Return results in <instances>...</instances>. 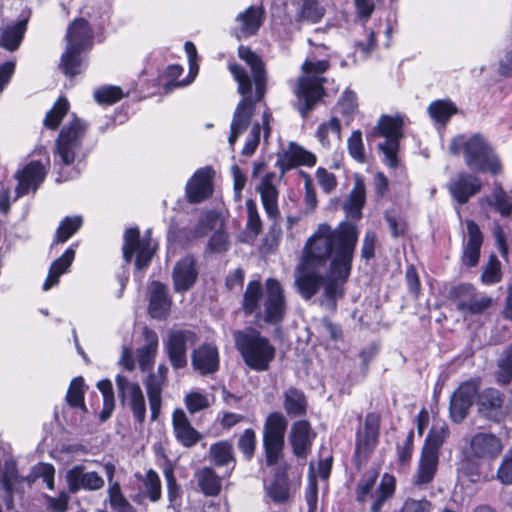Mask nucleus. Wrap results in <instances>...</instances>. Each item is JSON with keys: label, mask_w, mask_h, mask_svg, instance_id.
<instances>
[{"label": "nucleus", "mask_w": 512, "mask_h": 512, "mask_svg": "<svg viewBox=\"0 0 512 512\" xmlns=\"http://www.w3.org/2000/svg\"><path fill=\"white\" fill-rule=\"evenodd\" d=\"M212 194V171L210 168L197 170L186 185V195L191 203H200Z\"/></svg>", "instance_id": "obj_23"}, {"label": "nucleus", "mask_w": 512, "mask_h": 512, "mask_svg": "<svg viewBox=\"0 0 512 512\" xmlns=\"http://www.w3.org/2000/svg\"><path fill=\"white\" fill-rule=\"evenodd\" d=\"M468 240L464 245L463 262L467 266H475L480 256L483 237L478 225L472 220L466 221Z\"/></svg>", "instance_id": "obj_29"}, {"label": "nucleus", "mask_w": 512, "mask_h": 512, "mask_svg": "<svg viewBox=\"0 0 512 512\" xmlns=\"http://www.w3.org/2000/svg\"><path fill=\"white\" fill-rule=\"evenodd\" d=\"M145 343L137 349V361L142 372L148 371L154 363L158 351V335L149 328H144Z\"/></svg>", "instance_id": "obj_31"}, {"label": "nucleus", "mask_w": 512, "mask_h": 512, "mask_svg": "<svg viewBox=\"0 0 512 512\" xmlns=\"http://www.w3.org/2000/svg\"><path fill=\"white\" fill-rule=\"evenodd\" d=\"M448 435L449 429L445 422L434 423L426 436L422 450L439 455Z\"/></svg>", "instance_id": "obj_39"}, {"label": "nucleus", "mask_w": 512, "mask_h": 512, "mask_svg": "<svg viewBox=\"0 0 512 512\" xmlns=\"http://www.w3.org/2000/svg\"><path fill=\"white\" fill-rule=\"evenodd\" d=\"M144 487L146 494L151 502H157L161 498V480L159 475L153 469L146 472L144 479Z\"/></svg>", "instance_id": "obj_48"}, {"label": "nucleus", "mask_w": 512, "mask_h": 512, "mask_svg": "<svg viewBox=\"0 0 512 512\" xmlns=\"http://www.w3.org/2000/svg\"><path fill=\"white\" fill-rule=\"evenodd\" d=\"M429 116L436 122L445 125L457 113V107L449 100H436L428 106Z\"/></svg>", "instance_id": "obj_42"}, {"label": "nucleus", "mask_w": 512, "mask_h": 512, "mask_svg": "<svg viewBox=\"0 0 512 512\" xmlns=\"http://www.w3.org/2000/svg\"><path fill=\"white\" fill-rule=\"evenodd\" d=\"M267 495L275 504L285 503L290 497V487L287 470L278 466L274 470L271 483L265 486Z\"/></svg>", "instance_id": "obj_30"}, {"label": "nucleus", "mask_w": 512, "mask_h": 512, "mask_svg": "<svg viewBox=\"0 0 512 512\" xmlns=\"http://www.w3.org/2000/svg\"><path fill=\"white\" fill-rule=\"evenodd\" d=\"M172 425L176 440L186 448L195 446L202 438L182 409H176L173 412Z\"/></svg>", "instance_id": "obj_25"}, {"label": "nucleus", "mask_w": 512, "mask_h": 512, "mask_svg": "<svg viewBox=\"0 0 512 512\" xmlns=\"http://www.w3.org/2000/svg\"><path fill=\"white\" fill-rule=\"evenodd\" d=\"M438 463L439 455L421 450L414 483L423 485L432 482L438 469Z\"/></svg>", "instance_id": "obj_32"}, {"label": "nucleus", "mask_w": 512, "mask_h": 512, "mask_svg": "<svg viewBox=\"0 0 512 512\" xmlns=\"http://www.w3.org/2000/svg\"><path fill=\"white\" fill-rule=\"evenodd\" d=\"M316 138L324 149L337 145L341 139V125L336 117L321 123L316 130Z\"/></svg>", "instance_id": "obj_34"}, {"label": "nucleus", "mask_w": 512, "mask_h": 512, "mask_svg": "<svg viewBox=\"0 0 512 512\" xmlns=\"http://www.w3.org/2000/svg\"><path fill=\"white\" fill-rule=\"evenodd\" d=\"M171 299L167 292V287L154 281L149 288V314L156 319H164L169 314Z\"/></svg>", "instance_id": "obj_26"}, {"label": "nucleus", "mask_w": 512, "mask_h": 512, "mask_svg": "<svg viewBox=\"0 0 512 512\" xmlns=\"http://www.w3.org/2000/svg\"><path fill=\"white\" fill-rule=\"evenodd\" d=\"M403 120L400 116L382 115L369 137H384L385 141L379 144V149L385 156V162L390 167L397 165V152L399 141L403 136Z\"/></svg>", "instance_id": "obj_9"}, {"label": "nucleus", "mask_w": 512, "mask_h": 512, "mask_svg": "<svg viewBox=\"0 0 512 512\" xmlns=\"http://www.w3.org/2000/svg\"><path fill=\"white\" fill-rule=\"evenodd\" d=\"M380 417L375 413H368L364 421L363 431L356 433L355 453L356 459L367 458L376 447L379 438Z\"/></svg>", "instance_id": "obj_14"}, {"label": "nucleus", "mask_w": 512, "mask_h": 512, "mask_svg": "<svg viewBox=\"0 0 512 512\" xmlns=\"http://www.w3.org/2000/svg\"><path fill=\"white\" fill-rule=\"evenodd\" d=\"M316 161L317 158L312 152L297 143L290 142L287 148L277 154L276 166L284 174L286 171L297 166L312 167L316 164Z\"/></svg>", "instance_id": "obj_16"}, {"label": "nucleus", "mask_w": 512, "mask_h": 512, "mask_svg": "<svg viewBox=\"0 0 512 512\" xmlns=\"http://www.w3.org/2000/svg\"><path fill=\"white\" fill-rule=\"evenodd\" d=\"M209 453L217 467H226L232 464L230 471L235 467L233 446L229 441H219L210 446ZM231 472L228 473L230 475Z\"/></svg>", "instance_id": "obj_38"}, {"label": "nucleus", "mask_w": 512, "mask_h": 512, "mask_svg": "<svg viewBox=\"0 0 512 512\" xmlns=\"http://www.w3.org/2000/svg\"><path fill=\"white\" fill-rule=\"evenodd\" d=\"M196 340V334L190 330H176L169 333L165 341V349L175 369L186 366L187 347L194 345Z\"/></svg>", "instance_id": "obj_13"}, {"label": "nucleus", "mask_w": 512, "mask_h": 512, "mask_svg": "<svg viewBox=\"0 0 512 512\" xmlns=\"http://www.w3.org/2000/svg\"><path fill=\"white\" fill-rule=\"evenodd\" d=\"M35 478H41L49 490H54L55 468L50 463L40 462L32 469Z\"/></svg>", "instance_id": "obj_58"}, {"label": "nucleus", "mask_w": 512, "mask_h": 512, "mask_svg": "<svg viewBox=\"0 0 512 512\" xmlns=\"http://www.w3.org/2000/svg\"><path fill=\"white\" fill-rule=\"evenodd\" d=\"M276 180L275 173L270 172L265 174L256 186V191L260 194L266 215L272 220H276L280 216L278 207L279 192L276 187Z\"/></svg>", "instance_id": "obj_20"}, {"label": "nucleus", "mask_w": 512, "mask_h": 512, "mask_svg": "<svg viewBox=\"0 0 512 512\" xmlns=\"http://www.w3.org/2000/svg\"><path fill=\"white\" fill-rule=\"evenodd\" d=\"M432 504L426 498L414 499L407 498L401 509L396 512H430Z\"/></svg>", "instance_id": "obj_62"}, {"label": "nucleus", "mask_w": 512, "mask_h": 512, "mask_svg": "<svg viewBox=\"0 0 512 512\" xmlns=\"http://www.w3.org/2000/svg\"><path fill=\"white\" fill-rule=\"evenodd\" d=\"M490 205L502 216H509L512 212V192L506 193L499 183L494 184Z\"/></svg>", "instance_id": "obj_44"}, {"label": "nucleus", "mask_w": 512, "mask_h": 512, "mask_svg": "<svg viewBox=\"0 0 512 512\" xmlns=\"http://www.w3.org/2000/svg\"><path fill=\"white\" fill-rule=\"evenodd\" d=\"M123 97L122 90L117 86L102 87L94 92V99L99 104L111 105Z\"/></svg>", "instance_id": "obj_53"}, {"label": "nucleus", "mask_w": 512, "mask_h": 512, "mask_svg": "<svg viewBox=\"0 0 512 512\" xmlns=\"http://www.w3.org/2000/svg\"><path fill=\"white\" fill-rule=\"evenodd\" d=\"M247 223L246 228L254 235H258L262 230V221L258 212L257 205L254 200L246 201Z\"/></svg>", "instance_id": "obj_56"}, {"label": "nucleus", "mask_w": 512, "mask_h": 512, "mask_svg": "<svg viewBox=\"0 0 512 512\" xmlns=\"http://www.w3.org/2000/svg\"><path fill=\"white\" fill-rule=\"evenodd\" d=\"M365 200L366 191L364 182L360 178H356L349 198L344 204V210L347 215L350 218L359 219L361 217V210L365 204Z\"/></svg>", "instance_id": "obj_37"}, {"label": "nucleus", "mask_w": 512, "mask_h": 512, "mask_svg": "<svg viewBox=\"0 0 512 512\" xmlns=\"http://www.w3.org/2000/svg\"><path fill=\"white\" fill-rule=\"evenodd\" d=\"M315 436L307 420L294 422L289 433L293 454L298 458H306Z\"/></svg>", "instance_id": "obj_22"}, {"label": "nucleus", "mask_w": 512, "mask_h": 512, "mask_svg": "<svg viewBox=\"0 0 512 512\" xmlns=\"http://www.w3.org/2000/svg\"><path fill=\"white\" fill-rule=\"evenodd\" d=\"M238 449L244 455L245 460L250 461L255 453L256 435L253 429H245L238 439Z\"/></svg>", "instance_id": "obj_49"}, {"label": "nucleus", "mask_w": 512, "mask_h": 512, "mask_svg": "<svg viewBox=\"0 0 512 512\" xmlns=\"http://www.w3.org/2000/svg\"><path fill=\"white\" fill-rule=\"evenodd\" d=\"M481 181L478 177L461 172L448 184L452 197L459 203L465 204L472 196L481 190Z\"/></svg>", "instance_id": "obj_24"}, {"label": "nucleus", "mask_w": 512, "mask_h": 512, "mask_svg": "<svg viewBox=\"0 0 512 512\" xmlns=\"http://www.w3.org/2000/svg\"><path fill=\"white\" fill-rule=\"evenodd\" d=\"M329 64L325 60L315 62L305 61L302 65L304 76L298 81L297 95L304 101L301 113L306 115L323 96L324 78L322 74L328 69Z\"/></svg>", "instance_id": "obj_7"}, {"label": "nucleus", "mask_w": 512, "mask_h": 512, "mask_svg": "<svg viewBox=\"0 0 512 512\" xmlns=\"http://www.w3.org/2000/svg\"><path fill=\"white\" fill-rule=\"evenodd\" d=\"M451 295L456 301L457 310L472 315L485 312L493 303L491 297L477 293L469 284L454 287Z\"/></svg>", "instance_id": "obj_12"}, {"label": "nucleus", "mask_w": 512, "mask_h": 512, "mask_svg": "<svg viewBox=\"0 0 512 512\" xmlns=\"http://www.w3.org/2000/svg\"><path fill=\"white\" fill-rule=\"evenodd\" d=\"M481 386H471V391L477 394L478 412L490 420H498L502 415L503 395L494 387L488 386L480 391Z\"/></svg>", "instance_id": "obj_19"}, {"label": "nucleus", "mask_w": 512, "mask_h": 512, "mask_svg": "<svg viewBox=\"0 0 512 512\" xmlns=\"http://www.w3.org/2000/svg\"><path fill=\"white\" fill-rule=\"evenodd\" d=\"M19 483V473L15 462H6L2 474V488L6 494H13L16 484Z\"/></svg>", "instance_id": "obj_50"}, {"label": "nucleus", "mask_w": 512, "mask_h": 512, "mask_svg": "<svg viewBox=\"0 0 512 512\" xmlns=\"http://www.w3.org/2000/svg\"><path fill=\"white\" fill-rule=\"evenodd\" d=\"M300 15L303 19L317 23L324 15V8L319 5L317 0H303Z\"/></svg>", "instance_id": "obj_55"}, {"label": "nucleus", "mask_w": 512, "mask_h": 512, "mask_svg": "<svg viewBox=\"0 0 512 512\" xmlns=\"http://www.w3.org/2000/svg\"><path fill=\"white\" fill-rule=\"evenodd\" d=\"M238 55L250 66L253 77L251 79L246 70L240 65H229V70L238 83V93L242 97L236 106L230 125L228 142L232 148L238 137L250 125L256 105L263 101L267 90L266 72L260 57L245 46L239 47Z\"/></svg>", "instance_id": "obj_2"}, {"label": "nucleus", "mask_w": 512, "mask_h": 512, "mask_svg": "<svg viewBox=\"0 0 512 512\" xmlns=\"http://www.w3.org/2000/svg\"><path fill=\"white\" fill-rule=\"evenodd\" d=\"M287 426L288 421L280 412H272L266 417L262 446L268 467L276 465L283 458Z\"/></svg>", "instance_id": "obj_8"}, {"label": "nucleus", "mask_w": 512, "mask_h": 512, "mask_svg": "<svg viewBox=\"0 0 512 512\" xmlns=\"http://www.w3.org/2000/svg\"><path fill=\"white\" fill-rule=\"evenodd\" d=\"M198 278L196 261L192 256L180 259L172 271L174 290L177 293H184L190 290Z\"/></svg>", "instance_id": "obj_21"}, {"label": "nucleus", "mask_w": 512, "mask_h": 512, "mask_svg": "<svg viewBox=\"0 0 512 512\" xmlns=\"http://www.w3.org/2000/svg\"><path fill=\"white\" fill-rule=\"evenodd\" d=\"M66 482L70 493L80 490L97 491L103 488L104 480L95 471H86L85 466L75 465L66 472Z\"/></svg>", "instance_id": "obj_17"}, {"label": "nucleus", "mask_w": 512, "mask_h": 512, "mask_svg": "<svg viewBox=\"0 0 512 512\" xmlns=\"http://www.w3.org/2000/svg\"><path fill=\"white\" fill-rule=\"evenodd\" d=\"M265 19L262 5H252L240 12L235 18L233 33L238 40L247 39L259 31Z\"/></svg>", "instance_id": "obj_15"}, {"label": "nucleus", "mask_w": 512, "mask_h": 512, "mask_svg": "<svg viewBox=\"0 0 512 512\" xmlns=\"http://www.w3.org/2000/svg\"><path fill=\"white\" fill-rule=\"evenodd\" d=\"M414 448V430L411 429L402 444H397V457L400 464H405L412 457Z\"/></svg>", "instance_id": "obj_61"}, {"label": "nucleus", "mask_w": 512, "mask_h": 512, "mask_svg": "<svg viewBox=\"0 0 512 512\" xmlns=\"http://www.w3.org/2000/svg\"><path fill=\"white\" fill-rule=\"evenodd\" d=\"M82 217H66L64 218L56 231L54 243H64L70 239L82 226Z\"/></svg>", "instance_id": "obj_45"}, {"label": "nucleus", "mask_w": 512, "mask_h": 512, "mask_svg": "<svg viewBox=\"0 0 512 512\" xmlns=\"http://www.w3.org/2000/svg\"><path fill=\"white\" fill-rule=\"evenodd\" d=\"M449 150L452 154L463 153L468 168L475 172H490L497 175L501 172V164L490 146L478 134L466 138L459 135L452 139Z\"/></svg>", "instance_id": "obj_5"}, {"label": "nucleus", "mask_w": 512, "mask_h": 512, "mask_svg": "<svg viewBox=\"0 0 512 512\" xmlns=\"http://www.w3.org/2000/svg\"><path fill=\"white\" fill-rule=\"evenodd\" d=\"M103 396V407L99 413L100 422L107 421L115 408V398L113 386H97Z\"/></svg>", "instance_id": "obj_54"}, {"label": "nucleus", "mask_w": 512, "mask_h": 512, "mask_svg": "<svg viewBox=\"0 0 512 512\" xmlns=\"http://www.w3.org/2000/svg\"><path fill=\"white\" fill-rule=\"evenodd\" d=\"M357 106L356 94L350 90L344 91L338 100V109L346 116H352L356 112Z\"/></svg>", "instance_id": "obj_60"}, {"label": "nucleus", "mask_w": 512, "mask_h": 512, "mask_svg": "<svg viewBox=\"0 0 512 512\" xmlns=\"http://www.w3.org/2000/svg\"><path fill=\"white\" fill-rule=\"evenodd\" d=\"M85 131L86 124L77 117L61 129L56 140V164L61 163L68 166L74 162L76 153L81 147Z\"/></svg>", "instance_id": "obj_10"}, {"label": "nucleus", "mask_w": 512, "mask_h": 512, "mask_svg": "<svg viewBox=\"0 0 512 512\" xmlns=\"http://www.w3.org/2000/svg\"><path fill=\"white\" fill-rule=\"evenodd\" d=\"M49 165V159L46 160V164H42L39 161H31L17 173V198L28 193L30 190L35 191L39 187L47 174V167Z\"/></svg>", "instance_id": "obj_18"}, {"label": "nucleus", "mask_w": 512, "mask_h": 512, "mask_svg": "<svg viewBox=\"0 0 512 512\" xmlns=\"http://www.w3.org/2000/svg\"><path fill=\"white\" fill-rule=\"evenodd\" d=\"M316 178L322 190L327 194L331 193L337 186L335 175L322 167L317 169Z\"/></svg>", "instance_id": "obj_64"}, {"label": "nucleus", "mask_w": 512, "mask_h": 512, "mask_svg": "<svg viewBox=\"0 0 512 512\" xmlns=\"http://www.w3.org/2000/svg\"><path fill=\"white\" fill-rule=\"evenodd\" d=\"M498 381L507 384L512 378V345L506 352L505 358L499 362Z\"/></svg>", "instance_id": "obj_63"}, {"label": "nucleus", "mask_w": 512, "mask_h": 512, "mask_svg": "<svg viewBox=\"0 0 512 512\" xmlns=\"http://www.w3.org/2000/svg\"><path fill=\"white\" fill-rule=\"evenodd\" d=\"M192 365L203 375L214 374L219 368V354L215 346L205 344L194 350Z\"/></svg>", "instance_id": "obj_28"}, {"label": "nucleus", "mask_w": 512, "mask_h": 512, "mask_svg": "<svg viewBox=\"0 0 512 512\" xmlns=\"http://www.w3.org/2000/svg\"><path fill=\"white\" fill-rule=\"evenodd\" d=\"M26 31V21L21 20L6 26L0 36V46L13 51L18 48Z\"/></svg>", "instance_id": "obj_40"}, {"label": "nucleus", "mask_w": 512, "mask_h": 512, "mask_svg": "<svg viewBox=\"0 0 512 512\" xmlns=\"http://www.w3.org/2000/svg\"><path fill=\"white\" fill-rule=\"evenodd\" d=\"M233 339L248 367L256 371L268 370L276 355V348L268 338L254 328H246L235 331Z\"/></svg>", "instance_id": "obj_4"}, {"label": "nucleus", "mask_w": 512, "mask_h": 512, "mask_svg": "<svg viewBox=\"0 0 512 512\" xmlns=\"http://www.w3.org/2000/svg\"><path fill=\"white\" fill-rule=\"evenodd\" d=\"M357 240V229L350 223H341L335 229L327 223L317 227L295 269V286L303 299H311L323 287L328 305L336 307L351 273Z\"/></svg>", "instance_id": "obj_1"}, {"label": "nucleus", "mask_w": 512, "mask_h": 512, "mask_svg": "<svg viewBox=\"0 0 512 512\" xmlns=\"http://www.w3.org/2000/svg\"><path fill=\"white\" fill-rule=\"evenodd\" d=\"M123 258L129 263L136 254L135 266L138 270L146 268L155 251V245L150 238V230L146 231L143 238H140L138 228H129L124 234Z\"/></svg>", "instance_id": "obj_11"}, {"label": "nucleus", "mask_w": 512, "mask_h": 512, "mask_svg": "<svg viewBox=\"0 0 512 512\" xmlns=\"http://www.w3.org/2000/svg\"><path fill=\"white\" fill-rule=\"evenodd\" d=\"M464 388L471 389V386H458L450 399V416L456 423L461 422L467 416L472 405L471 396L464 391Z\"/></svg>", "instance_id": "obj_35"}, {"label": "nucleus", "mask_w": 512, "mask_h": 512, "mask_svg": "<svg viewBox=\"0 0 512 512\" xmlns=\"http://www.w3.org/2000/svg\"><path fill=\"white\" fill-rule=\"evenodd\" d=\"M215 220L216 215L212 212L202 215L188 240L205 236L214 227Z\"/></svg>", "instance_id": "obj_59"}, {"label": "nucleus", "mask_w": 512, "mask_h": 512, "mask_svg": "<svg viewBox=\"0 0 512 512\" xmlns=\"http://www.w3.org/2000/svg\"><path fill=\"white\" fill-rule=\"evenodd\" d=\"M286 299L280 282L268 278L264 285L258 280L249 281L242 298L245 315L253 316L258 323L278 324L286 314Z\"/></svg>", "instance_id": "obj_3"}, {"label": "nucleus", "mask_w": 512, "mask_h": 512, "mask_svg": "<svg viewBox=\"0 0 512 512\" xmlns=\"http://www.w3.org/2000/svg\"><path fill=\"white\" fill-rule=\"evenodd\" d=\"M184 48H185V52L187 54L188 61H189V70H190L189 74L191 76V79L188 81H180V82L170 83V85H173V86L188 85L190 82H192L194 80V78L196 77V75L198 73L199 66L197 64V50H196L195 45L192 42L188 41L185 43Z\"/></svg>", "instance_id": "obj_57"}, {"label": "nucleus", "mask_w": 512, "mask_h": 512, "mask_svg": "<svg viewBox=\"0 0 512 512\" xmlns=\"http://www.w3.org/2000/svg\"><path fill=\"white\" fill-rule=\"evenodd\" d=\"M198 485L205 496L214 497L221 491V479L211 467H204L198 473Z\"/></svg>", "instance_id": "obj_41"}, {"label": "nucleus", "mask_w": 512, "mask_h": 512, "mask_svg": "<svg viewBox=\"0 0 512 512\" xmlns=\"http://www.w3.org/2000/svg\"><path fill=\"white\" fill-rule=\"evenodd\" d=\"M69 110V103L66 99L60 98L54 106L47 112L44 119V126L49 129H56L63 117Z\"/></svg>", "instance_id": "obj_46"}, {"label": "nucleus", "mask_w": 512, "mask_h": 512, "mask_svg": "<svg viewBox=\"0 0 512 512\" xmlns=\"http://www.w3.org/2000/svg\"><path fill=\"white\" fill-rule=\"evenodd\" d=\"M122 393L125 392V389L128 386H118ZM130 391V408L132 410L133 416L137 422L140 424L143 423L146 416V404L143 392L140 386H129Z\"/></svg>", "instance_id": "obj_43"}, {"label": "nucleus", "mask_w": 512, "mask_h": 512, "mask_svg": "<svg viewBox=\"0 0 512 512\" xmlns=\"http://www.w3.org/2000/svg\"><path fill=\"white\" fill-rule=\"evenodd\" d=\"M283 407L290 417L306 415L307 399L305 394L294 386L284 392Z\"/></svg>", "instance_id": "obj_36"}, {"label": "nucleus", "mask_w": 512, "mask_h": 512, "mask_svg": "<svg viewBox=\"0 0 512 512\" xmlns=\"http://www.w3.org/2000/svg\"><path fill=\"white\" fill-rule=\"evenodd\" d=\"M75 258V250L71 246L50 266L48 276L43 284V289L45 291L51 289L53 286H55L58 281L59 277L66 273L71 266L73 260Z\"/></svg>", "instance_id": "obj_33"}, {"label": "nucleus", "mask_w": 512, "mask_h": 512, "mask_svg": "<svg viewBox=\"0 0 512 512\" xmlns=\"http://www.w3.org/2000/svg\"><path fill=\"white\" fill-rule=\"evenodd\" d=\"M165 478L167 481V497L168 508L178 511L181 507V488L178 485L172 471H165Z\"/></svg>", "instance_id": "obj_47"}, {"label": "nucleus", "mask_w": 512, "mask_h": 512, "mask_svg": "<svg viewBox=\"0 0 512 512\" xmlns=\"http://www.w3.org/2000/svg\"><path fill=\"white\" fill-rule=\"evenodd\" d=\"M501 276V263L496 256L492 255L483 270L481 281L486 285H491L498 283Z\"/></svg>", "instance_id": "obj_52"}, {"label": "nucleus", "mask_w": 512, "mask_h": 512, "mask_svg": "<svg viewBox=\"0 0 512 512\" xmlns=\"http://www.w3.org/2000/svg\"><path fill=\"white\" fill-rule=\"evenodd\" d=\"M501 450V441L490 433H477L470 440V453L475 458H494Z\"/></svg>", "instance_id": "obj_27"}, {"label": "nucleus", "mask_w": 512, "mask_h": 512, "mask_svg": "<svg viewBox=\"0 0 512 512\" xmlns=\"http://www.w3.org/2000/svg\"><path fill=\"white\" fill-rule=\"evenodd\" d=\"M92 36V30L83 18L76 19L69 26L66 34L67 47L60 63L66 75L74 76L81 72L80 54L92 46Z\"/></svg>", "instance_id": "obj_6"}, {"label": "nucleus", "mask_w": 512, "mask_h": 512, "mask_svg": "<svg viewBox=\"0 0 512 512\" xmlns=\"http://www.w3.org/2000/svg\"><path fill=\"white\" fill-rule=\"evenodd\" d=\"M347 148L349 155L357 162H365V151L362 140V133L360 130L352 132L347 140Z\"/></svg>", "instance_id": "obj_51"}]
</instances>
